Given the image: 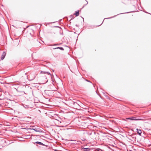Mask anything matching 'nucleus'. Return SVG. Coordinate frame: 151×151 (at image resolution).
<instances>
[{"instance_id":"12","label":"nucleus","mask_w":151,"mask_h":151,"mask_svg":"<svg viewBox=\"0 0 151 151\" xmlns=\"http://www.w3.org/2000/svg\"><path fill=\"white\" fill-rule=\"evenodd\" d=\"M59 33L60 35H63V30H62V29L61 28V29L60 28L59 29Z\"/></svg>"},{"instance_id":"30","label":"nucleus","mask_w":151,"mask_h":151,"mask_svg":"<svg viewBox=\"0 0 151 151\" xmlns=\"http://www.w3.org/2000/svg\"><path fill=\"white\" fill-rule=\"evenodd\" d=\"M18 88H17V89L16 88V89L17 91H19L18 90Z\"/></svg>"},{"instance_id":"20","label":"nucleus","mask_w":151,"mask_h":151,"mask_svg":"<svg viewBox=\"0 0 151 151\" xmlns=\"http://www.w3.org/2000/svg\"><path fill=\"white\" fill-rule=\"evenodd\" d=\"M85 0L87 2V3L86 4L84 5V6H83L82 8H83L85 6H86V5H87L88 4V2L87 1V0Z\"/></svg>"},{"instance_id":"4","label":"nucleus","mask_w":151,"mask_h":151,"mask_svg":"<svg viewBox=\"0 0 151 151\" xmlns=\"http://www.w3.org/2000/svg\"><path fill=\"white\" fill-rule=\"evenodd\" d=\"M73 103L75 107L78 108H79L80 107L81 105L82 104V103L79 101L77 102L73 101Z\"/></svg>"},{"instance_id":"18","label":"nucleus","mask_w":151,"mask_h":151,"mask_svg":"<svg viewBox=\"0 0 151 151\" xmlns=\"http://www.w3.org/2000/svg\"><path fill=\"white\" fill-rule=\"evenodd\" d=\"M96 150L97 151H104L102 150L99 148H97Z\"/></svg>"},{"instance_id":"29","label":"nucleus","mask_w":151,"mask_h":151,"mask_svg":"<svg viewBox=\"0 0 151 151\" xmlns=\"http://www.w3.org/2000/svg\"><path fill=\"white\" fill-rule=\"evenodd\" d=\"M38 111L40 112V113H41V111H40V110H38Z\"/></svg>"},{"instance_id":"26","label":"nucleus","mask_w":151,"mask_h":151,"mask_svg":"<svg viewBox=\"0 0 151 151\" xmlns=\"http://www.w3.org/2000/svg\"><path fill=\"white\" fill-rule=\"evenodd\" d=\"M145 13H148V14H150V13H149L147 12H145Z\"/></svg>"},{"instance_id":"14","label":"nucleus","mask_w":151,"mask_h":151,"mask_svg":"<svg viewBox=\"0 0 151 151\" xmlns=\"http://www.w3.org/2000/svg\"><path fill=\"white\" fill-rule=\"evenodd\" d=\"M56 48L57 49H59L63 51L64 50V49L62 47H56Z\"/></svg>"},{"instance_id":"22","label":"nucleus","mask_w":151,"mask_h":151,"mask_svg":"<svg viewBox=\"0 0 151 151\" xmlns=\"http://www.w3.org/2000/svg\"><path fill=\"white\" fill-rule=\"evenodd\" d=\"M85 81H86L88 82H90V83H92L91 82V81H89L88 80H87V79H85Z\"/></svg>"},{"instance_id":"36","label":"nucleus","mask_w":151,"mask_h":151,"mask_svg":"<svg viewBox=\"0 0 151 151\" xmlns=\"http://www.w3.org/2000/svg\"><path fill=\"white\" fill-rule=\"evenodd\" d=\"M52 71H53V72H54V70H52Z\"/></svg>"},{"instance_id":"24","label":"nucleus","mask_w":151,"mask_h":151,"mask_svg":"<svg viewBox=\"0 0 151 151\" xmlns=\"http://www.w3.org/2000/svg\"><path fill=\"white\" fill-rule=\"evenodd\" d=\"M57 49L56 47H55V48H53V50H55V49Z\"/></svg>"},{"instance_id":"31","label":"nucleus","mask_w":151,"mask_h":151,"mask_svg":"<svg viewBox=\"0 0 151 151\" xmlns=\"http://www.w3.org/2000/svg\"><path fill=\"white\" fill-rule=\"evenodd\" d=\"M65 141H68V139H65Z\"/></svg>"},{"instance_id":"37","label":"nucleus","mask_w":151,"mask_h":151,"mask_svg":"<svg viewBox=\"0 0 151 151\" xmlns=\"http://www.w3.org/2000/svg\"><path fill=\"white\" fill-rule=\"evenodd\" d=\"M48 81V80L46 81V82H47Z\"/></svg>"},{"instance_id":"21","label":"nucleus","mask_w":151,"mask_h":151,"mask_svg":"<svg viewBox=\"0 0 151 151\" xmlns=\"http://www.w3.org/2000/svg\"><path fill=\"white\" fill-rule=\"evenodd\" d=\"M54 27H57V28H59V29H61V27L59 26H55Z\"/></svg>"},{"instance_id":"7","label":"nucleus","mask_w":151,"mask_h":151,"mask_svg":"<svg viewBox=\"0 0 151 151\" xmlns=\"http://www.w3.org/2000/svg\"><path fill=\"white\" fill-rule=\"evenodd\" d=\"M6 52H4L3 51V53L1 55V60H3L5 58L6 55Z\"/></svg>"},{"instance_id":"2","label":"nucleus","mask_w":151,"mask_h":151,"mask_svg":"<svg viewBox=\"0 0 151 151\" xmlns=\"http://www.w3.org/2000/svg\"><path fill=\"white\" fill-rule=\"evenodd\" d=\"M47 88L50 91H56V88L53 84L48 85Z\"/></svg>"},{"instance_id":"19","label":"nucleus","mask_w":151,"mask_h":151,"mask_svg":"<svg viewBox=\"0 0 151 151\" xmlns=\"http://www.w3.org/2000/svg\"><path fill=\"white\" fill-rule=\"evenodd\" d=\"M132 138H136V137H135V135L134 134H132Z\"/></svg>"},{"instance_id":"35","label":"nucleus","mask_w":151,"mask_h":151,"mask_svg":"<svg viewBox=\"0 0 151 151\" xmlns=\"http://www.w3.org/2000/svg\"><path fill=\"white\" fill-rule=\"evenodd\" d=\"M55 22H54V23H55ZM52 23H53V22H51V23H51V24H52Z\"/></svg>"},{"instance_id":"32","label":"nucleus","mask_w":151,"mask_h":151,"mask_svg":"<svg viewBox=\"0 0 151 151\" xmlns=\"http://www.w3.org/2000/svg\"><path fill=\"white\" fill-rule=\"evenodd\" d=\"M103 94L104 95V96H105V93H103Z\"/></svg>"},{"instance_id":"33","label":"nucleus","mask_w":151,"mask_h":151,"mask_svg":"<svg viewBox=\"0 0 151 151\" xmlns=\"http://www.w3.org/2000/svg\"><path fill=\"white\" fill-rule=\"evenodd\" d=\"M133 6H134L135 8H136V6L134 5H133Z\"/></svg>"},{"instance_id":"8","label":"nucleus","mask_w":151,"mask_h":151,"mask_svg":"<svg viewBox=\"0 0 151 151\" xmlns=\"http://www.w3.org/2000/svg\"><path fill=\"white\" fill-rule=\"evenodd\" d=\"M34 144H38L39 145H42V146H46V145L45 144H43L41 142H38V141H37V142H35L34 143Z\"/></svg>"},{"instance_id":"25","label":"nucleus","mask_w":151,"mask_h":151,"mask_svg":"<svg viewBox=\"0 0 151 151\" xmlns=\"http://www.w3.org/2000/svg\"><path fill=\"white\" fill-rule=\"evenodd\" d=\"M70 140L71 141H76V140Z\"/></svg>"},{"instance_id":"16","label":"nucleus","mask_w":151,"mask_h":151,"mask_svg":"<svg viewBox=\"0 0 151 151\" xmlns=\"http://www.w3.org/2000/svg\"><path fill=\"white\" fill-rule=\"evenodd\" d=\"M50 91L48 90H45V92L48 95L49 94V92Z\"/></svg>"},{"instance_id":"27","label":"nucleus","mask_w":151,"mask_h":151,"mask_svg":"<svg viewBox=\"0 0 151 151\" xmlns=\"http://www.w3.org/2000/svg\"><path fill=\"white\" fill-rule=\"evenodd\" d=\"M103 22H104V21H103V22H102V23L101 24H100V25H98L97 26H100V25H101V24L103 23Z\"/></svg>"},{"instance_id":"38","label":"nucleus","mask_w":151,"mask_h":151,"mask_svg":"<svg viewBox=\"0 0 151 151\" xmlns=\"http://www.w3.org/2000/svg\"><path fill=\"white\" fill-rule=\"evenodd\" d=\"M36 136H39V135H37Z\"/></svg>"},{"instance_id":"15","label":"nucleus","mask_w":151,"mask_h":151,"mask_svg":"<svg viewBox=\"0 0 151 151\" xmlns=\"http://www.w3.org/2000/svg\"><path fill=\"white\" fill-rule=\"evenodd\" d=\"M62 44L61 43H57V44H54L52 45V46H59Z\"/></svg>"},{"instance_id":"23","label":"nucleus","mask_w":151,"mask_h":151,"mask_svg":"<svg viewBox=\"0 0 151 151\" xmlns=\"http://www.w3.org/2000/svg\"><path fill=\"white\" fill-rule=\"evenodd\" d=\"M86 139L85 138H83L82 139H81V140L82 141H84L86 140Z\"/></svg>"},{"instance_id":"28","label":"nucleus","mask_w":151,"mask_h":151,"mask_svg":"<svg viewBox=\"0 0 151 151\" xmlns=\"http://www.w3.org/2000/svg\"><path fill=\"white\" fill-rule=\"evenodd\" d=\"M76 27H78V25H77V24H76Z\"/></svg>"},{"instance_id":"6","label":"nucleus","mask_w":151,"mask_h":151,"mask_svg":"<svg viewBox=\"0 0 151 151\" xmlns=\"http://www.w3.org/2000/svg\"><path fill=\"white\" fill-rule=\"evenodd\" d=\"M40 74H46L47 75L49 76L50 77H51L52 79V75L49 72L46 71H41L40 72Z\"/></svg>"},{"instance_id":"10","label":"nucleus","mask_w":151,"mask_h":151,"mask_svg":"<svg viewBox=\"0 0 151 151\" xmlns=\"http://www.w3.org/2000/svg\"><path fill=\"white\" fill-rule=\"evenodd\" d=\"M79 10H78L77 11H76L74 13L73 15H75L76 16V17H77L79 15Z\"/></svg>"},{"instance_id":"17","label":"nucleus","mask_w":151,"mask_h":151,"mask_svg":"<svg viewBox=\"0 0 151 151\" xmlns=\"http://www.w3.org/2000/svg\"><path fill=\"white\" fill-rule=\"evenodd\" d=\"M69 17L70 18H71L70 20L73 19L74 18V17H73V16L72 15H70Z\"/></svg>"},{"instance_id":"1","label":"nucleus","mask_w":151,"mask_h":151,"mask_svg":"<svg viewBox=\"0 0 151 151\" xmlns=\"http://www.w3.org/2000/svg\"><path fill=\"white\" fill-rule=\"evenodd\" d=\"M30 127H32L22 128V129H25L27 130H33L35 131L36 132H38L40 133H42L43 132V131L41 129L39 128H38V127L37 126H33Z\"/></svg>"},{"instance_id":"5","label":"nucleus","mask_w":151,"mask_h":151,"mask_svg":"<svg viewBox=\"0 0 151 151\" xmlns=\"http://www.w3.org/2000/svg\"><path fill=\"white\" fill-rule=\"evenodd\" d=\"M136 12V11H130V12H125V13H120L119 14H117L116 15L114 16L113 17H109V18H105L104 19V20L105 19H110L114 18V17H116V16H117V15H119V14H125V13H132V12Z\"/></svg>"},{"instance_id":"13","label":"nucleus","mask_w":151,"mask_h":151,"mask_svg":"<svg viewBox=\"0 0 151 151\" xmlns=\"http://www.w3.org/2000/svg\"><path fill=\"white\" fill-rule=\"evenodd\" d=\"M87 27L88 29H93L94 27V26L93 25H90L88 26Z\"/></svg>"},{"instance_id":"11","label":"nucleus","mask_w":151,"mask_h":151,"mask_svg":"<svg viewBox=\"0 0 151 151\" xmlns=\"http://www.w3.org/2000/svg\"><path fill=\"white\" fill-rule=\"evenodd\" d=\"M82 149L83 151H89L90 150V148L83 147Z\"/></svg>"},{"instance_id":"3","label":"nucleus","mask_w":151,"mask_h":151,"mask_svg":"<svg viewBox=\"0 0 151 151\" xmlns=\"http://www.w3.org/2000/svg\"><path fill=\"white\" fill-rule=\"evenodd\" d=\"M127 120H135V121H138V120H144L142 119L139 118H136V117L132 116L131 117H128L126 119Z\"/></svg>"},{"instance_id":"9","label":"nucleus","mask_w":151,"mask_h":151,"mask_svg":"<svg viewBox=\"0 0 151 151\" xmlns=\"http://www.w3.org/2000/svg\"><path fill=\"white\" fill-rule=\"evenodd\" d=\"M137 132L138 134L139 135L141 136V135L142 134V131L140 129H138L137 128L136 129Z\"/></svg>"},{"instance_id":"34","label":"nucleus","mask_w":151,"mask_h":151,"mask_svg":"<svg viewBox=\"0 0 151 151\" xmlns=\"http://www.w3.org/2000/svg\"><path fill=\"white\" fill-rule=\"evenodd\" d=\"M83 21L84 22V18H83Z\"/></svg>"}]
</instances>
